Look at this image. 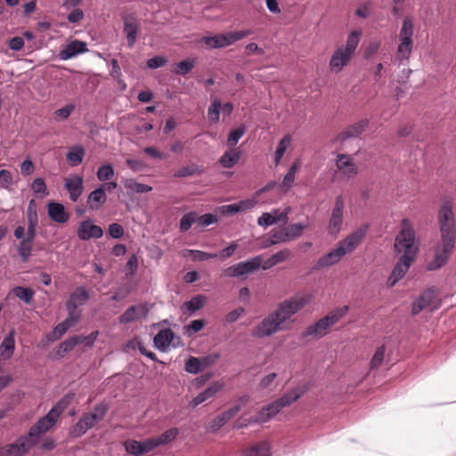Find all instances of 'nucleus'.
Instances as JSON below:
<instances>
[{
	"mask_svg": "<svg viewBox=\"0 0 456 456\" xmlns=\"http://www.w3.org/2000/svg\"><path fill=\"white\" fill-rule=\"evenodd\" d=\"M440 240L434 247V259L428 263V269L435 271L445 265L455 248L456 223L452 211V203L444 201L439 208L437 215Z\"/></svg>",
	"mask_w": 456,
	"mask_h": 456,
	"instance_id": "1",
	"label": "nucleus"
},
{
	"mask_svg": "<svg viewBox=\"0 0 456 456\" xmlns=\"http://www.w3.org/2000/svg\"><path fill=\"white\" fill-rule=\"evenodd\" d=\"M360 37V32L352 31L347 37L346 45L340 46L333 53L330 60V69L332 71L339 72L350 62L358 46Z\"/></svg>",
	"mask_w": 456,
	"mask_h": 456,
	"instance_id": "2",
	"label": "nucleus"
},
{
	"mask_svg": "<svg viewBox=\"0 0 456 456\" xmlns=\"http://www.w3.org/2000/svg\"><path fill=\"white\" fill-rule=\"evenodd\" d=\"M395 251L397 254H403L400 258L413 262L418 246L415 245V232L411 225L403 227L396 235L394 244Z\"/></svg>",
	"mask_w": 456,
	"mask_h": 456,
	"instance_id": "3",
	"label": "nucleus"
},
{
	"mask_svg": "<svg viewBox=\"0 0 456 456\" xmlns=\"http://www.w3.org/2000/svg\"><path fill=\"white\" fill-rule=\"evenodd\" d=\"M309 303L308 297L297 296L286 299L280 303L274 312L273 316L276 317L278 322H281V325L288 321L292 315L297 314L305 305Z\"/></svg>",
	"mask_w": 456,
	"mask_h": 456,
	"instance_id": "4",
	"label": "nucleus"
},
{
	"mask_svg": "<svg viewBox=\"0 0 456 456\" xmlns=\"http://www.w3.org/2000/svg\"><path fill=\"white\" fill-rule=\"evenodd\" d=\"M250 34L249 30H238L213 37H204L201 39L203 45L208 49L223 48L231 45Z\"/></svg>",
	"mask_w": 456,
	"mask_h": 456,
	"instance_id": "5",
	"label": "nucleus"
},
{
	"mask_svg": "<svg viewBox=\"0 0 456 456\" xmlns=\"http://www.w3.org/2000/svg\"><path fill=\"white\" fill-rule=\"evenodd\" d=\"M59 417L55 410H50L45 416L40 418L29 428L27 435L28 439H30L36 444L39 441L41 435L49 431L55 425Z\"/></svg>",
	"mask_w": 456,
	"mask_h": 456,
	"instance_id": "6",
	"label": "nucleus"
},
{
	"mask_svg": "<svg viewBox=\"0 0 456 456\" xmlns=\"http://www.w3.org/2000/svg\"><path fill=\"white\" fill-rule=\"evenodd\" d=\"M262 256H256L247 261L240 262L236 265L227 267L224 271V276L225 277H246L247 275L257 271L262 265Z\"/></svg>",
	"mask_w": 456,
	"mask_h": 456,
	"instance_id": "7",
	"label": "nucleus"
},
{
	"mask_svg": "<svg viewBox=\"0 0 456 456\" xmlns=\"http://www.w3.org/2000/svg\"><path fill=\"white\" fill-rule=\"evenodd\" d=\"M281 330H283V327L281 325V322H278L276 317L273 316V314L271 313L268 316L263 319L259 324L252 329L251 335L254 338H261L270 337Z\"/></svg>",
	"mask_w": 456,
	"mask_h": 456,
	"instance_id": "8",
	"label": "nucleus"
},
{
	"mask_svg": "<svg viewBox=\"0 0 456 456\" xmlns=\"http://www.w3.org/2000/svg\"><path fill=\"white\" fill-rule=\"evenodd\" d=\"M344 198L338 195L335 199L334 207L331 211V216L329 220L328 232L331 235L337 234L340 232L343 223L344 213Z\"/></svg>",
	"mask_w": 456,
	"mask_h": 456,
	"instance_id": "9",
	"label": "nucleus"
},
{
	"mask_svg": "<svg viewBox=\"0 0 456 456\" xmlns=\"http://www.w3.org/2000/svg\"><path fill=\"white\" fill-rule=\"evenodd\" d=\"M34 445L27 436H20L14 443L1 449V456H22Z\"/></svg>",
	"mask_w": 456,
	"mask_h": 456,
	"instance_id": "10",
	"label": "nucleus"
},
{
	"mask_svg": "<svg viewBox=\"0 0 456 456\" xmlns=\"http://www.w3.org/2000/svg\"><path fill=\"white\" fill-rule=\"evenodd\" d=\"M77 233L81 240H89L101 238L103 235V230L99 225L94 224L90 219H87L79 224Z\"/></svg>",
	"mask_w": 456,
	"mask_h": 456,
	"instance_id": "11",
	"label": "nucleus"
},
{
	"mask_svg": "<svg viewBox=\"0 0 456 456\" xmlns=\"http://www.w3.org/2000/svg\"><path fill=\"white\" fill-rule=\"evenodd\" d=\"M148 314L149 308L146 305H131L118 317V322L121 324L130 323L141 318H146Z\"/></svg>",
	"mask_w": 456,
	"mask_h": 456,
	"instance_id": "12",
	"label": "nucleus"
},
{
	"mask_svg": "<svg viewBox=\"0 0 456 456\" xmlns=\"http://www.w3.org/2000/svg\"><path fill=\"white\" fill-rule=\"evenodd\" d=\"M336 167L347 179L354 178L358 174V167L352 158L344 153L337 155Z\"/></svg>",
	"mask_w": 456,
	"mask_h": 456,
	"instance_id": "13",
	"label": "nucleus"
},
{
	"mask_svg": "<svg viewBox=\"0 0 456 456\" xmlns=\"http://www.w3.org/2000/svg\"><path fill=\"white\" fill-rule=\"evenodd\" d=\"M368 225L361 227L349 234L346 239L338 243V248H342L345 250V255L353 251L356 246L361 242L366 234Z\"/></svg>",
	"mask_w": 456,
	"mask_h": 456,
	"instance_id": "14",
	"label": "nucleus"
},
{
	"mask_svg": "<svg viewBox=\"0 0 456 456\" xmlns=\"http://www.w3.org/2000/svg\"><path fill=\"white\" fill-rule=\"evenodd\" d=\"M368 225L361 227L349 234L346 239L338 243V248H342L345 250V255L353 251L356 246L361 242L366 234Z\"/></svg>",
	"mask_w": 456,
	"mask_h": 456,
	"instance_id": "15",
	"label": "nucleus"
},
{
	"mask_svg": "<svg viewBox=\"0 0 456 456\" xmlns=\"http://www.w3.org/2000/svg\"><path fill=\"white\" fill-rule=\"evenodd\" d=\"M369 123V119L363 118L347 126L343 132L338 134L337 141L342 143L349 138H356L360 136L365 131Z\"/></svg>",
	"mask_w": 456,
	"mask_h": 456,
	"instance_id": "16",
	"label": "nucleus"
},
{
	"mask_svg": "<svg viewBox=\"0 0 456 456\" xmlns=\"http://www.w3.org/2000/svg\"><path fill=\"white\" fill-rule=\"evenodd\" d=\"M124 20V32L127 40L129 47H133L136 42L137 35L139 32V23L135 17L133 15H126Z\"/></svg>",
	"mask_w": 456,
	"mask_h": 456,
	"instance_id": "17",
	"label": "nucleus"
},
{
	"mask_svg": "<svg viewBox=\"0 0 456 456\" xmlns=\"http://www.w3.org/2000/svg\"><path fill=\"white\" fill-rule=\"evenodd\" d=\"M330 327L331 326L328 322L327 318H321L313 325L308 326L306 330L302 333V337H313L316 338H322L328 333V330Z\"/></svg>",
	"mask_w": 456,
	"mask_h": 456,
	"instance_id": "18",
	"label": "nucleus"
},
{
	"mask_svg": "<svg viewBox=\"0 0 456 456\" xmlns=\"http://www.w3.org/2000/svg\"><path fill=\"white\" fill-rule=\"evenodd\" d=\"M88 51L86 44L79 40H74L68 44L62 50H61L59 56L61 60H68L75 57L78 53H84Z\"/></svg>",
	"mask_w": 456,
	"mask_h": 456,
	"instance_id": "19",
	"label": "nucleus"
},
{
	"mask_svg": "<svg viewBox=\"0 0 456 456\" xmlns=\"http://www.w3.org/2000/svg\"><path fill=\"white\" fill-rule=\"evenodd\" d=\"M435 292L436 290L434 289H428L426 291H424L417 300H415L412 303L411 305V314L412 315H416L419 314L421 311L426 309L427 307L430 306L434 298H435Z\"/></svg>",
	"mask_w": 456,
	"mask_h": 456,
	"instance_id": "20",
	"label": "nucleus"
},
{
	"mask_svg": "<svg viewBox=\"0 0 456 456\" xmlns=\"http://www.w3.org/2000/svg\"><path fill=\"white\" fill-rule=\"evenodd\" d=\"M83 177L79 175H73L72 177L65 180V188L69 193L71 201L76 202L83 192Z\"/></svg>",
	"mask_w": 456,
	"mask_h": 456,
	"instance_id": "21",
	"label": "nucleus"
},
{
	"mask_svg": "<svg viewBox=\"0 0 456 456\" xmlns=\"http://www.w3.org/2000/svg\"><path fill=\"white\" fill-rule=\"evenodd\" d=\"M411 264V261L399 258L387 280V286L389 288L395 286V283L405 275Z\"/></svg>",
	"mask_w": 456,
	"mask_h": 456,
	"instance_id": "22",
	"label": "nucleus"
},
{
	"mask_svg": "<svg viewBox=\"0 0 456 456\" xmlns=\"http://www.w3.org/2000/svg\"><path fill=\"white\" fill-rule=\"evenodd\" d=\"M47 208L48 216L53 221L59 224H64L69 220V216L65 210V208L62 204L59 202L50 201L47 204Z\"/></svg>",
	"mask_w": 456,
	"mask_h": 456,
	"instance_id": "23",
	"label": "nucleus"
},
{
	"mask_svg": "<svg viewBox=\"0 0 456 456\" xmlns=\"http://www.w3.org/2000/svg\"><path fill=\"white\" fill-rule=\"evenodd\" d=\"M88 300L89 293L83 287H79L69 295V298L66 302V308L77 311L79 305H85Z\"/></svg>",
	"mask_w": 456,
	"mask_h": 456,
	"instance_id": "24",
	"label": "nucleus"
},
{
	"mask_svg": "<svg viewBox=\"0 0 456 456\" xmlns=\"http://www.w3.org/2000/svg\"><path fill=\"white\" fill-rule=\"evenodd\" d=\"M283 408L277 400L263 407L253 420L256 423H264L273 418Z\"/></svg>",
	"mask_w": 456,
	"mask_h": 456,
	"instance_id": "25",
	"label": "nucleus"
},
{
	"mask_svg": "<svg viewBox=\"0 0 456 456\" xmlns=\"http://www.w3.org/2000/svg\"><path fill=\"white\" fill-rule=\"evenodd\" d=\"M175 338V333L169 328L160 330L153 338L154 346L160 351L166 352Z\"/></svg>",
	"mask_w": 456,
	"mask_h": 456,
	"instance_id": "26",
	"label": "nucleus"
},
{
	"mask_svg": "<svg viewBox=\"0 0 456 456\" xmlns=\"http://www.w3.org/2000/svg\"><path fill=\"white\" fill-rule=\"evenodd\" d=\"M307 390L308 387L306 385L297 387L277 399V401L282 408H285L298 400Z\"/></svg>",
	"mask_w": 456,
	"mask_h": 456,
	"instance_id": "27",
	"label": "nucleus"
},
{
	"mask_svg": "<svg viewBox=\"0 0 456 456\" xmlns=\"http://www.w3.org/2000/svg\"><path fill=\"white\" fill-rule=\"evenodd\" d=\"M240 404H236L232 406V408L226 410L224 411L221 415L217 416L213 419L211 422L210 428L214 430L219 429L221 427H223L225 423H227L232 418H233L240 411Z\"/></svg>",
	"mask_w": 456,
	"mask_h": 456,
	"instance_id": "28",
	"label": "nucleus"
},
{
	"mask_svg": "<svg viewBox=\"0 0 456 456\" xmlns=\"http://www.w3.org/2000/svg\"><path fill=\"white\" fill-rule=\"evenodd\" d=\"M345 256V250L342 248H338V246L336 248L332 249L328 254H325L322 257L319 258L317 265L320 267H326L332 265L336 263H338L342 256Z\"/></svg>",
	"mask_w": 456,
	"mask_h": 456,
	"instance_id": "29",
	"label": "nucleus"
},
{
	"mask_svg": "<svg viewBox=\"0 0 456 456\" xmlns=\"http://www.w3.org/2000/svg\"><path fill=\"white\" fill-rule=\"evenodd\" d=\"M223 386L217 382L211 384L208 387H207L203 392L200 393L196 397H194L191 405L192 407H196L197 405L204 403L209 398L213 397L218 391L222 389Z\"/></svg>",
	"mask_w": 456,
	"mask_h": 456,
	"instance_id": "30",
	"label": "nucleus"
},
{
	"mask_svg": "<svg viewBox=\"0 0 456 456\" xmlns=\"http://www.w3.org/2000/svg\"><path fill=\"white\" fill-rule=\"evenodd\" d=\"M253 207L250 200H241L238 203L224 205L219 208V212L223 215L232 216L238 212L245 211Z\"/></svg>",
	"mask_w": 456,
	"mask_h": 456,
	"instance_id": "31",
	"label": "nucleus"
},
{
	"mask_svg": "<svg viewBox=\"0 0 456 456\" xmlns=\"http://www.w3.org/2000/svg\"><path fill=\"white\" fill-rule=\"evenodd\" d=\"M106 200L107 196L103 185H101L89 194L87 203L91 209H98L101 205L106 202Z\"/></svg>",
	"mask_w": 456,
	"mask_h": 456,
	"instance_id": "32",
	"label": "nucleus"
},
{
	"mask_svg": "<svg viewBox=\"0 0 456 456\" xmlns=\"http://www.w3.org/2000/svg\"><path fill=\"white\" fill-rule=\"evenodd\" d=\"M291 256V251L288 248L282 249L272 255L266 261H265L261 267L263 270L270 269L271 267L282 263Z\"/></svg>",
	"mask_w": 456,
	"mask_h": 456,
	"instance_id": "33",
	"label": "nucleus"
},
{
	"mask_svg": "<svg viewBox=\"0 0 456 456\" xmlns=\"http://www.w3.org/2000/svg\"><path fill=\"white\" fill-rule=\"evenodd\" d=\"M15 348L14 340V330H11L10 333L4 338L0 345V354L4 359H9L13 354Z\"/></svg>",
	"mask_w": 456,
	"mask_h": 456,
	"instance_id": "34",
	"label": "nucleus"
},
{
	"mask_svg": "<svg viewBox=\"0 0 456 456\" xmlns=\"http://www.w3.org/2000/svg\"><path fill=\"white\" fill-rule=\"evenodd\" d=\"M207 301V297L202 295H196L191 300L183 304V308L185 309L189 315H191L196 311L203 308Z\"/></svg>",
	"mask_w": 456,
	"mask_h": 456,
	"instance_id": "35",
	"label": "nucleus"
},
{
	"mask_svg": "<svg viewBox=\"0 0 456 456\" xmlns=\"http://www.w3.org/2000/svg\"><path fill=\"white\" fill-rule=\"evenodd\" d=\"M240 158V151L238 149H231L225 151L220 158V164L225 168H231L235 166Z\"/></svg>",
	"mask_w": 456,
	"mask_h": 456,
	"instance_id": "36",
	"label": "nucleus"
},
{
	"mask_svg": "<svg viewBox=\"0 0 456 456\" xmlns=\"http://www.w3.org/2000/svg\"><path fill=\"white\" fill-rule=\"evenodd\" d=\"M12 294L20 300L29 305L33 301L35 291L31 288L17 286L12 289Z\"/></svg>",
	"mask_w": 456,
	"mask_h": 456,
	"instance_id": "37",
	"label": "nucleus"
},
{
	"mask_svg": "<svg viewBox=\"0 0 456 456\" xmlns=\"http://www.w3.org/2000/svg\"><path fill=\"white\" fill-rule=\"evenodd\" d=\"M413 20L410 17H405L403 20L402 28L399 34L400 41H412Z\"/></svg>",
	"mask_w": 456,
	"mask_h": 456,
	"instance_id": "38",
	"label": "nucleus"
},
{
	"mask_svg": "<svg viewBox=\"0 0 456 456\" xmlns=\"http://www.w3.org/2000/svg\"><path fill=\"white\" fill-rule=\"evenodd\" d=\"M123 185L131 192L145 193L152 190L150 185L137 183L134 179H125L123 181Z\"/></svg>",
	"mask_w": 456,
	"mask_h": 456,
	"instance_id": "39",
	"label": "nucleus"
},
{
	"mask_svg": "<svg viewBox=\"0 0 456 456\" xmlns=\"http://www.w3.org/2000/svg\"><path fill=\"white\" fill-rule=\"evenodd\" d=\"M245 456H270V445L267 442L257 444L248 449Z\"/></svg>",
	"mask_w": 456,
	"mask_h": 456,
	"instance_id": "40",
	"label": "nucleus"
},
{
	"mask_svg": "<svg viewBox=\"0 0 456 456\" xmlns=\"http://www.w3.org/2000/svg\"><path fill=\"white\" fill-rule=\"evenodd\" d=\"M194 66L195 61L193 59H187L175 64L172 71L176 75L185 76Z\"/></svg>",
	"mask_w": 456,
	"mask_h": 456,
	"instance_id": "41",
	"label": "nucleus"
},
{
	"mask_svg": "<svg viewBox=\"0 0 456 456\" xmlns=\"http://www.w3.org/2000/svg\"><path fill=\"white\" fill-rule=\"evenodd\" d=\"M290 143H291V137L289 134L283 136L281 138V140H280V142L277 145V148H276L275 155H274L275 166H278L280 164L281 159H282L288 146Z\"/></svg>",
	"mask_w": 456,
	"mask_h": 456,
	"instance_id": "42",
	"label": "nucleus"
},
{
	"mask_svg": "<svg viewBox=\"0 0 456 456\" xmlns=\"http://www.w3.org/2000/svg\"><path fill=\"white\" fill-rule=\"evenodd\" d=\"M298 167H299V164L297 161L291 165L288 173L284 175L281 183L279 184V186L281 188L287 190L292 186V184L295 181L296 173L298 169Z\"/></svg>",
	"mask_w": 456,
	"mask_h": 456,
	"instance_id": "43",
	"label": "nucleus"
},
{
	"mask_svg": "<svg viewBox=\"0 0 456 456\" xmlns=\"http://www.w3.org/2000/svg\"><path fill=\"white\" fill-rule=\"evenodd\" d=\"M76 346L77 342L74 339H72V337H69V338L65 339L64 341L59 344L56 349L57 357L59 359L63 358L66 355V354L72 351Z\"/></svg>",
	"mask_w": 456,
	"mask_h": 456,
	"instance_id": "44",
	"label": "nucleus"
},
{
	"mask_svg": "<svg viewBox=\"0 0 456 456\" xmlns=\"http://www.w3.org/2000/svg\"><path fill=\"white\" fill-rule=\"evenodd\" d=\"M198 215L191 211L182 216L180 219L179 229L182 232H187L194 223H197Z\"/></svg>",
	"mask_w": 456,
	"mask_h": 456,
	"instance_id": "45",
	"label": "nucleus"
},
{
	"mask_svg": "<svg viewBox=\"0 0 456 456\" xmlns=\"http://www.w3.org/2000/svg\"><path fill=\"white\" fill-rule=\"evenodd\" d=\"M222 103L218 100H214L208 109V118L209 122L217 123L219 121Z\"/></svg>",
	"mask_w": 456,
	"mask_h": 456,
	"instance_id": "46",
	"label": "nucleus"
},
{
	"mask_svg": "<svg viewBox=\"0 0 456 456\" xmlns=\"http://www.w3.org/2000/svg\"><path fill=\"white\" fill-rule=\"evenodd\" d=\"M201 172H202V169L199 166H197L195 164H191V165L183 167L180 169H178L175 172V177H188V176H193L195 175H200V174H201Z\"/></svg>",
	"mask_w": 456,
	"mask_h": 456,
	"instance_id": "47",
	"label": "nucleus"
},
{
	"mask_svg": "<svg viewBox=\"0 0 456 456\" xmlns=\"http://www.w3.org/2000/svg\"><path fill=\"white\" fill-rule=\"evenodd\" d=\"M85 155V150L81 147H76L73 151L68 152L66 158L71 166L76 167L80 164Z\"/></svg>",
	"mask_w": 456,
	"mask_h": 456,
	"instance_id": "48",
	"label": "nucleus"
},
{
	"mask_svg": "<svg viewBox=\"0 0 456 456\" xmlns=\"http://www.w3.org/2000/svg\"><path fill=\"white\" fill-rule=\"evenodd\" d=\"M348 310L349 307L347 305H344L342 307L336 308L324 317L328 319V322L330 324V326H332L335 323H337L341 318H343L346 314Z\"/></svg>",
	"mask_w": 456,
	"mask_h": 456,
	"instance_id": "49",
	"label": "nucleus"
},
{
	"mask_svg": "<svg viewBox=\"0 0 456 456\" xmlns=\"http://www.w3.org/2000/svg\"><path fill=\"white\" fill-rule=\"evenodd\" d=\"M184 370L188 373L197 374L203 370L199 357L190 356L184 365Z\"/></svg>",
	"mask_w": 456,
	"mask_h": 456,
	"instance_id": "50",
	"label": "nucleus"
},
{
	"mask_svg": "<svg viewBox=\"0 0 456 456\" xmlns=\"http://www.w3.org/2000/svg\"><path fill=\"white\" fill-rule=\"evenodd\" d=\"M245 133L246 128L244 126H240L235 129L231 130L228 134L227 145L231 148H233Z\"/></svg>",
	"mask_w": 456,
	"mask_h": 456,
	"instance_id": "51",
	"label": "nucleus"
},
{
	"mask_svg": "<svg viewBox=\"0 0 456 456\" xmlns=\"http://www.w3.org/2000/svg\"><path fill=\"white\" fill-rule=\"evenodd\" d=\"M413 41H401L397 49L399 60H408L412 51Z\"/></svg>",
	"mask_w": 456,
	"mask_h": 456,
	"instance_id": "52",
	"label": "nucleus"
},
{
	"mask_svg": "<svg viewBox=\"0 0 456 456\" xmlns=\"http://www.w3.org/2000/svg\"><path fill=\"white\" fill-rule=\"evenodd\" d=\"M98 335V331H94L90 333L88 336L84 335H77L72 336V339L77 342V345H85L86 347H92L96 340Z\"/></svg>",
	"mask_w": 456,
	"mask_h": 456,
	"instance_id": "53",
	"label": "nucleus"
},
{
	"mask_svg": "<svg viewBox=\"0 0 456 456\" xmlns=\"http://www.w3.org/2000/svg\"><path fill=\"white\" fill-rule=\"evenodd\" d=\"M179 434V430L177 428H171L165 432H163L161 435L156 436L158 443L159 445L167 444L173 441L177 435Z\"/></svg>",
	"mask_w": 456,
	"mask_h": 456,
	"instance_id": "54",
	"label": "nucleus"
},
{
	"mask_svg": "<svg viewBox=\"0 0 456 456\" xmlns=\"http://www.w3.org/2000/svg\"><path fill=\"white\" fill-rule=\"evenodd\" d=\"M113 176H114V169H113L112 165L105 164V165L101 166L98 168L97 178L100 181L105 182V181L111 179Z\"/></svg>",
	"mask_w": 456,
	"mask_h": 456,
	"instance_id": "55",
	"label": "nucleus"
},
{
	"mask_svg": "<svg viewBox=\"0 0 456 456\" xmlns=\"http://www.w3.org/2000/svg\"><path fill=\"white\" fill-rule=\"evenodd\" d=\"M18 252L22 262L27 263L31 256L32 243L21 240L18 246Z\"/></svg>",
	"mask_w": 456,
	"mask_h": 456,
	"instance_id": "56",
	"label": "nucleus"
},
{
	"mask_svg": "<svg viewBox=\"0 0 456 456\" xmlns=\"http://www.w3.org/2000/svg\"><path fill=\"white\" fill-rule=\"evenodd\" d=\"M305 228L306 224L301 223L289 224L286 229V232L289 235V240H290L300 237Z\"/></svg>",
	"mask_w": 456,
	"mask_h": 456,
	"instance_id": "57",
	"label": "nucleus"
},
{
	"mask_svg": "<svg viewBox=\"0 0 456 456\" xmlns=\"http://www.w3.org/2000/svg\"><path fill=\"white\" fill-rule=\"evenodd\" d=\"M31 188L36 194H40L42 198L49 194L45 182L41 177H37L33 181Z\"/></svg>",
	"mask_w": 456,
	"mask_h": 456,
	"instance_id": "58",
	"label": "nucleus"
},
{
	"mask_svg": "<svg viewBox=\"0 0 456 456\" xmlns=\"http://www.w3.org/2000/svg\"><path fill=\"white\" fill-rule=\"evenodd\" d=\"M75 397L74 393L65 395L51 410H55L60 416Z\"/></svg>",
	"mask_w": 456,
	"mask_h": 456,
	"instance_id": "59",
	"label": "nucleus"
},
{
	"mask_svg": "<svg viewBox=\"0 0 456 456\" xmlns=\"http://www.w3.org/2000/svg\"><path fill=\"white\" fill-rule=\"evenodd\" d=\"M68 312V317L62 322L68 330L78 322L81 314L76 310L71 311L69 308H66Z\"/></svg>",
	"mask_w": 456,
	"mask_h": 456,
	"instance_id": "60",
	"label": "nucleus"
},
{
	"mask_svg": "<svg viewBox=\"0 0 456 456\" xmlns=\"http://www.w3.org/2000/svg\"><path fill=\"white\" fill-rule=\"evenodd\" d=\"M125 446L126 452L134 456H140L143 454L142 444L141 441L129 440L126 442Z\"/></svg>",
	"mask_w": 456,
	"mask_h": 456,
	"instance_id": "61",
	"label": "nucleus"
},
{
	"mask_svg": "<svg viewBox=\"0 0 456 456\" xmlns=\"http://www.w3.org/2000/svg\"><path fill=\"white\" fill-rule=\"evenodd\" d=\"M385 351H386V346L384 345H382L377 348V350L370 362V369H377L381 365V363L384 360Z\"/></svg>",
	"mask_w": 456,
	"mask_h": 456,
	"instance_id": "62",
	"label": "nucleus"
},
{
	"mask_svg": "<svg viewBox=\"0 0 456 456\" xmlns=\"http://www.w3.org/2000/svg\"><path fill=\"white\" fill-rule=\"evenodd\" d=\"M88 429L89 428L86 426V424H85V422L80 418L79 420L74 426H72L69 434L72 437H79L82 435H84Z\"/></svg>",
	"mask_w": 456,
	"mask_h": 456,
	"instance_id": "63",
	"label": "nucleus"
},
{
	"mask_svg": "<svg viewBox=\"0 0 456 456\" xmlns=\"http://www.w3.org/2000/svg\"><path fill=\"white\" fill-rule=\"evenodd\" d=\"M205 325L206 322L203 319L193 320L188 326H185L184 329H186V333L191 336L200 331Z\"/></svg>",
	"mask_w": 456,
	"mask_h": 456,
	"instance_id": "64",
	"label": "nucleus"
}]
</instances>
